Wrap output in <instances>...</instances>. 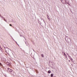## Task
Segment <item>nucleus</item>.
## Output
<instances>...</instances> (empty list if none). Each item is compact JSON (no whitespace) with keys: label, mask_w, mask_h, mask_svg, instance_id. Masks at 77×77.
<instances>
[{"label":"nucleus","mask_w":77,"mask_h":77,"mask_svg":"<svg viewBox=\"0 0 77 77\" xmlns=\"http://www.w3.org/2000/svg\"><path fill=\"white\" fill-rule=\"evenodd\" d=\"M8 71L9 72H12V70L10 69L9 68H8Z\"/></svg>","instance_id":"20e7f679"},{"label":"nucleus","mask_w":77,"mask_h":77,"mask_svg":"<svg viewBox=\"0 0 77 77\" xmlns=\"http://www.w3.org/2000/svg\"><path fill=\"white\" fill-rule=\"evenodd\" d=\"M10 26H12V25H11V24H10Z\"/></svg>","instance_id":"6ab92c4d"},{"label":"nucleus","mask_w":77,"mask_h":77,"mask_svg":"<svg viewBox=\"0 0 77 77\" xmlns=\"http://www.w3.org/2000/svg\"><path fill=\"white\" fill-rule=\"evenodd\" d=\"M8 63V66H10V63Z\"/></svg>","instance_id":"f8f14e48"},{"label":"nucleus","mask_w":77,"mask_h":77,"mask_svg":"<svg viewBox=\"0 0 77 77\" xmlns=\"http://www.w3.org/2000/svg\"><path fill=\"white\" fill-rule=\"evenodd\" d=\"M69 62H70V60H69Z\"/></svg>","instance_id":"5701e85b"},{"label":"nucleus","mask_w":77,"mask_h":77,"mask_svg":"<svg viewBox=\"0 0 77 77\" xmlns=\"http://www.w3.org/2000/svg\"><path fill=\"white\" fill-rule=\"evenodd\" d=\"M44 21V23L45 24V22L44 21V20L43 19L41 18L40 20H38V22H39L41 24Z\"/></svg>","instance_id":"f03ea898"},{"label":"nucleus","mask_w":77,"mask_h":77,"mask_svg":"<svg viewBox=\"0 0 77 77\" xmlns=\"http://www.w3.org/2000/svg\"><path fill=\"white\" fill-rule=\"evenodd\" d=\"M0 16L1 18H3V20H5V18L3 17V16H2L1 15H0Z\"/></svg>","instance_id":"0eeeda50"},{"label":"nucleus","mask_w":77,"mask_h":77,"mask_svg":"<svg viewBox=\"0 0 77 77\" xmlns=\"http://www.w3.org/2000/svg\"><path fill=\"white\" fill-rule=\"evenodd\" d=\"M64 56H65V57L66 58H67V55H66V54H65V52L64 53Z\"/></svg>","instance_id":"423d86ee"},{"label":"nucleus","mask_w":77,"mask_h":77,"mask_svg":"<svg viewBox=\"0 0 77 77\" xmlns=\"http://www.w3.org/2000/svg\"><path fill=\"white\" fill-rule=\"evenodd\" d=\"M47 18L49 20V21H50V17H49V16L48 15H47Z\"/></svg>","instance_id":"39448f33"},{"label":"nucleus","mask_w":77,"mask_h":77,"mask_svg":"<svg viewBox=\"0 0 77 77\" xmlns=\"http://www.w3.org/2000/svg\"><path fill=\"white\" fill-rule=\"evenodd\" d=\"M48 74H50V73H51V71L50 70H49L48 71Z\"/></svg>","instance_id":"1a4fd4ad"},{"label":"nucleus","mask_w":77,"mask_h":77,"mask_svg":"<svg viewBox=\"0 0 77 77\" xmlns=\"http://www.w3.org/2000/svg\"><path fill=\"white\" fill-rule=\"evenodd\" d=\"M20 36H23V37L24 38V39H25V41H26V38H25V37H24V36H23L22 35H20Z\"/></svg>","instance_id":"9b49d317"},{"label":"nucleus","mask_w":77,"mask_h":77,"mask_svg":"<svg viewBox=\"0 0 77 77\" xmlns=\"http://www.w3.org/2000/svg\"><path fill=\"white\" fill-rule=\"evenodd\" d=\"M68 4V5H69V6H70V5L69 3Z\"/></svg>","instance_id":"412c9836"},{"label":"nucleus","mask_w":77,"mask_h":77,"mask_svg":"<svg viewBox=\"0 0 77 77\" xmlns=\"http://www.w3.org/2000/svg\"><path fill=\"white\" fill-rule=\"evenodd\" d=\"M4 21H5L6 22H7V21H6V20H5H5H4Z\"/></svg>","instance_id":"f3484780"},{"label":"nucleus","mask_w":77,"mask_h":77,"mask_svg":"<svg viewBox=\"0 0 77 77\" xmlns=\"http://www.w3.org/2000/svg\"><path fill=\"white\" fill-rule=\"evenodd\" d=\"M66 3H67V4H68L69 3L68 2H67Z\"/></svg>","instance_id":"4be33fe9"},{"label":"nucleus","mask_w":77,"mask_h":77,"mask_svg":"<svg viewBox=\"0 0 77 77\" xmlns=\"http://www.w3.org/2000/svg\"><path fill=\"white\" fill-rule=\"evenodd\" d=\"M25 43L26 44V45H28L27 44V42H25Z\"/></svg>","instance_id":"2eb2a0df"},{"label":"nucleus","mask_w":77,"mask_h":77,"mask_svg":"<svg viewBox=\"0 0 77 77\" xmlns=\"http://www.w3.org/2000/svg\"><path fill=\"white\" fill-rule=\"evenodd\" d=\"M41 56L42 57H44V54H42Z\"/></svg>","instance_id":"ddd939ff"},{"label":"nucleus","mask_w":77,"mask_h":77,"mask_svg":"<svg viewBox=\"0 0 77 77\" xmlns=\"http://www.w3.org/2000/svg\"><path fill=\"white\" fill-rule=\"evenodd\" d=\"M68 57L69 58V59H70V58H71V56H69V55L68 56Z\"/></svg>","instance_id":"4468645a"},{"label":"nucleus","mask_w":77,"mask_h":77,"mask_svg":"<svg viewBox=\"0 0 77 77\" xmlns=\"http://www.w3.org/2000/svg\"><path fill=\"white\" fill-rule=\"evenodd\" d=\"M33 51H34V50H33Z\"/></svg>","instance_id":"b1692460"},{"label":"nucleus","mask_w":77,"mask_h":77,"mask_svg":"<svg viewBox=\"0 0 77 77\" xmlns=\"http://www.w3.org/2000/svg\"><path fill=\"white\" fill-rule=\"evenodd\" d=\"M0 50H1L2 52H3V49L1 47H0Z\"/></svg>","instance_id":"6e6552de"},{"label":"nucleus","mask_w":77,"mask_h":77,"mask_svg":"<svg viewBox=\"0 0 77 77\" xmlns=\"http://www.w3.org/2000/svg\"><path fill=\"white\" fill-rule=\"evenodd\" d=\"M65 39L67 42H71V39H70V38H69V37L68 36H66Z\"/></svg>","instance_id":"f257e3e1"},{"label":"nucleus","mask_w":77,"mask_h":77,"mask_svg":"<svg viewBox=\"0 0 77 77\" xmlns=\"http://www.w3.org/2000/svg\"><path fill=\"white\" fill-rule=\"evenodd\" d=\"M53 75H54V74H51V77H53Z\"/></svg>","instance_id":"9d476101"},{"label":"nucleus","mask_w":77,"mask_h":77,"mask_svg":"<svg viewBox=\"0 0 77 77\" xmlns=\"http://www.w3.org/2000/svg\"><path fill=\"white\" fill-rule=\"evenodd\" d=\"M0 65H1V66H3V65L0 63Z\"/></svg>","instance_id":"dca6fc26"},{"label":"nucleus","mask_w":77,"mask_h":77,"mask_svg":"<svg viewBox=\"0 0 77 77\" xmlns=\"http://www.w3.org/2000/svg\"><path fill=\"white\" fill-rule=\"evenodd\" d=\"M70 60H71V61H72V59L71 58Z\"/></svg>","instance_id":"a211bd4d"},{"label":"nucleus","mask_w":77,"mask_h":77,"mask_svg":"<svg viewBox=\"0 0 77 77\" xmlns=\"http://www.w3.org/2000/svg\"><path fill=\"white\" fill-rule=\"evenodd\" d=\"M66 54L67 55V56H69V54Z\"/></svg>","instance_id":"aec40b11"},{"label":"nucleus","mask_w":77,"mask_h":77,"mask_svg":"<svg viewBox=\"0 0 77 77\" xmlns=\"http://www.w3.org/2000/svg\"><path fill=\"white\" fill-rule=\"evenodd\" d=\"M5 51L6 53L9 52V48L7 47H6L5 48Z\"/></svg>","instance_id":"7ed1b4c3"}]
</instances>
